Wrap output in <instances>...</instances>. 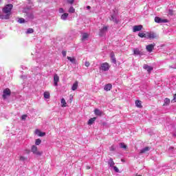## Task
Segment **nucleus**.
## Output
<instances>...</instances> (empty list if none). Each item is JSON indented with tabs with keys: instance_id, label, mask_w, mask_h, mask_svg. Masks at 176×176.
Here are the masks:
<instances>
[{
	"instance_id": "7ed1b4c3",
	"label": "nucleus",
	"mask_w": 176,
	"mask_h": 176,
	"mask_svg": "<svg viewBox=\"0 0 176 176\" xmlns=\"http://www.w3.org/2000/svg\"><path fill=\"white\" fill-rule=\"evenodd\" d=\"M155 22L157 23L158 24H163L164 23H168V20L167 19H162L159 16H155Z\"/></svg>"
},
{
	"instance_id": "c03bdc74",
	"label": "nucleus",
	"mask_w": 176,
	"mask_h": 176,
	"mask_svg": "<svg viewBox=\"0 0 176 176\" xmlns=\"http://www.w3.org/2000/svg\"><path fill=\"white\" fill-rule=\"evenodd\" d=\"M59 13H64V9L59 8Z\"/></svg>"
},
{
	"instance_id": "7c9ffc66",
	"label": "nucleus",
	"mask_w": 176,
	"mask_h": 176,
	"mask_svg": "<svg viewBox=\"0 0 176 176\" xmlns=\"http://www.w3.org/2000/svg\"><path fill=\"white\" fill-rule=\"evenodd\" d=\"M169 104H170V99L167 98H165L164 106L168 105Z\"/></svg>"
},
{
	"instance_id": "4468645a",
	"label": "nucleus",
	"mask_w": 176,
	"mask_h": 176,
	"mask_svg": "<svg viewBox=\"0 0 176 176\" xmlns=\"http://www.w3.org/2000/svg\"><path fill=\"white\" fill-rule=\"evenodd\" d=\"M151 150V148H149L148 146L144 147V148H142V150H140V155H142V153H146V152H149V151Z\"/></svg>"
},
{
	"instance_id": "bb28decb",
	"label": "nucleus",
	"mask_w": 176,
	"mask_h": 176,
	"mask_svg": "<svg viewBox=\"0 0 176 176\" xmlns=\"http://www.w3.org/2000/svg\"><path fill=\"white\" fill-rule=\"evenodd\" d=\"M138 36H140V38H146V34H145L144 32H139Z\"/></svg>"
},
{
	"instance_id": "1a4fd4ad",
	"label": "nucleus",
	"mask_w": 176,
	"mask_h": 176,
	"mask_svg": "<svg viewBox=\"0 0 176 176\" xmlns=\"http://www.w3.org/2000/svg\"><path fill=\"white\" fill-rule=\"evenodd\" d=\"M100 69H102V71H109V64H108L107 63H102L101 65Z\"/></svg>"
},
{
	"instance_id": "473e14b6",
	"label": "nucleus",
	"mask_w": 176,
	"mask_h": 176,
	"mask_svg": "<svg viewBox=\"0 0 176 176\" xmlns=\"http://www.w3.org/2000/svg\"><path fill=\"white\" fill-rule=\"evenodd\" d=\"M19 160H20V162H25V160H27V157H24L23 155H21L19 157Z\"/></svg>"
},
{
	"instance_id": "0eeeda50",
	"label": "nucleus",
	"mask_w": 176,
	"mask_h": 176,
	"mask_svg": "<svg viewBox=\"0 0 176 176\" xmlns=\"http://www.w3.org/2000/svg\"><path fill=\"white\" fill-rule=\"evenodd\" d=\"M107 31H108V27H107V26H104L102 29H100V32H99L100 36H104L105 35Z\"/></svg>"
},
{
	"instance_id": "a19ab883",
	"label": "nucleus",
	"mask_w": 176,
	"mask_h": 176,
	"mask_svg": "<svg viewBox=\"0 0 176 176\" xmlns=\"http://www.w3.org/2000/svg\"><path fill=\"white\" fill-rule=\"evenodd\" d=\"M85 67H90V63L89 61L85 62Z\"/></svg>"
},
{
	"instance_id": "49530a36",
	"label": "nucleus",
	"mask_w": 176,
	"mask_h": 176,
	"mask_svg": "<svg viewBox=\"0 0 176 176\" xmlns=\"http://www.w3.org/2000/svg\"><path fill=\"white\" fill-rule=\"evenodd\" d=\"M169 151H174V147H170Z\"/></svg>"
},
{
	"instance_id": "a211bd4d",
	"label": "nucleus",
	"mask_w": 176,
	"mask_h": 176,
	"mask_svg": "<svg viewBox=\"0 0 176 176\" xmlns=\"http://www.w3.org/2000/svg\"><path fill=\"white\" fill-rule=\"evenodd\" d=\"M141 54V52L140 51V49H138V48H135L134 50H133V54L135 55V56H138V55H140Z\"/></svg>"
},
{
	"instance_id": "c9c22d12",
	"label": "nucleus",
	"mask_w": 176,
	"mask_h": 176,
	"mask_svg": "<svg viewBox=\"0 0 176 176\" xmlns=\"http://www.w3.org/2000/svg\"><path fill=\"white\" fill-rule=\"evenodd\" d=\"M69 13H75V8H74V7H70L69 9Z\"/></svg>"
},
{
	"instance_id": "ea45409f",
	"label": "nucleus",
	"mask_w": 176,
	"mask_h": 176,
	"mask_svg": "<svg viewBox=\"0 0 176 176\" xmlns=\"http://www.w3.org/2000/svg\"><path fill=\"white\" fill-rule=\"evenodd\" d=\"M62 54H63V57H66L67 56V51H63Z\"/></svg>"
},
{
	"instance_id": "f3484780",
	"label": "nucleus",
	"mask_w": 176,
	"mask_h": 176,
	"mask_svg": "<svg viewBox=\"0 0 176 176\" xmlns=\"http://www.w3.org/2000/svg\"><path fill=\"white\" fill-rule=\"evenodd\" d=\"M108 164L110 167H113L115 166V162L112 158H110L108 161Z\"/></svg>"
},
{
	"instance_id": "4be33fe9",
	"label": "nucleus",
	"mask_w": 176,
	"mask_h": 176,
	"mask_svg": "<svg viewBox=\"0 0 176 176\" xmlns=\"http://www.w3.org/2000/svg\"><path fill=\"white\" fill-rule=\"evenodd\" d=\"M96 119H97V118H96V117L89 119V121H88V124L89 125L93 124V123H94V122H96Z\"/></svg>"
},
{
	"instance_id": "cd10ccee",
	"label": "nucleus",
	"mask_w": 176,
	"mask_h": 176,
	"mask_svg": "<svg viewBox=\"0 0 176 176\" xmlns=\"http://www.w3.org/2000/svg\"><path fill=\"white\" fill-rule=\"evenodd\" d=\"M30 153H31V151L28 148L23 151V155H30Z\"/></svg>"
},
{
	"instance_id": "6e6552de",
	"label": "nucleus",
	"mask_w": 176,
	"mask_h": 176,
	"mask_svg": "<svg viewBox=\"0 0 176 176\" xmlns=\"http://www.w3.org/2000/svg\"><path fill=\"white\" fill-rule=\"evenodd\" d=\"M58 82H60V77L58 75L55 74L54 75V85L57 87L58 86Z\"/></svg>"
},
{
	"instance_id": "58836bf2",
	"label": "nucleus",
	"mask_w": 176,
	"mask_h": 176,
	"mask_svg": "<svg viewBox=\"0 0 176 176\" xmlns=\"http://www.w3.org/2000/svg\"><path fill=\"white\" fill-rule=\"evenodd\" d=\"M113 170L114 171H116V173H119V168H118V167L116 166H113Z\"/></svg>"
},
{
	"instance_id": "09e8293b",
	"label": "nucleus",
	"mask_w": 176,
	"mask_h": 176,
	"mask_svg": "<svg viewBox=\"0 0 176 176\" xmlns=\"http://www.w3.org/2000/svg\"><path fill=\"white\" fill-rule=\"evenodd\" d=\"M87 9H91L90 6H87Z\"/></svg>"
},
{
	"instance_id": "a18cd8bd",
	"label": "nucleus",
	"mask_w": 176,
	"mask_h": 176,
	"mask_svg": "<svg viewBox=\"0 0 176 176\" xmlns=\"http://www.w3.org/2000/svg\"><path fill=\"white\" fill-rule=\"evenodd\" d=\"M110 151H115V146H111Z\"/></svg>"
},
{
	"instance_id": "2f4dec72",
	"label": "nucleus",
	"mask_w": 176,
	"mask_h": 176,
	"mask_svg": "<svg viewBox=\"0 0 176 176\" xmlns=\"http://www.w3.org/2000/svg\"><path fill=\"white\" fill-rule=\"evenodd\" d=\"M120 146L123 149H127V145H126L124 143H120Z\"/></svg>"
},
{
	"instance_id": "8fccbe9b",
	"label": "nucleus",
	"mask_w": 176,
	"mask_h": 176,
	"mask_svg": "<svg viewBox=\"0 0 176 176\" xmlns=\"http://www.w3.org/2000/svg\"><path fill=\"white\" fill-rule=\"evenodd\" d=\"M135 176H142V175H136Z\"/></svg>"
},
{
	"instance_id": "9d476101",
	"label": "nucleus",
	"mask_w": 176,
	"mask_h": 176,
	"mask_svg": "<svg viewBox=\"0 0 176 176\" xmlns=\"http://www.w3.org/2000/svg\"><path fill=\"white\" fill-rule=\"evenodd\" d=\"M142 30V25H134L133 27V32H138V31H141Z\"/></svg>"
},
{
	"instance_id": "a878e982",
	"label": "nucleus",
	"mask_w": 176,
	"mask_h": 176,
	"mask_svg": "<svg viewBox=\"0 0 176 176\" xmlns=\"http://www.w3.org/2000/svg\"><path fill=\"white\" fill-rule=\"evenodd\" d=\"M110 20L116 23V24H118V23H119V21L116 19V18L113 15H111Z\"/></svg>"
},
{
	"instance_id": "4c0bfd02",
	"label": "nucleus",
	"mask_w": 176,
	"mask_h": 176,
	"mask_svg": "<svg viewBox=\"0 0 176 176\" xmlns=\"http://www.w3.org/2000/svg\"><path fill=\"white\" fill-rule=\"evenodd\" d=\"M27 119V115H23L21 116V120H25Z\"/></svg>"
},
{
	"instance_id": "20e7f679",
	"label": "nucleus",
	"mask_w": 176,
	"mask_h": 176,
	"mask_svg": "<svg viewBox=\"0 0 176 176\" xmlns=\"http://www.w3.org/2000/svg\"><path fill=\"white\" fill-rule=\"evenodd\" d=\"M157 38V34L153 32L146 33V39H155Z\"/></svg>"
},
{
	"instance_id": "aec40b11",
	"label": "nucleus",
	"mask_w": 176,
	"mask_h": 176,
	"mask_svg": "<svg viewBox=\"0 0 176 176\" xmlns=\"http://www.w3.org/2000/svg\"><path fill=\"white\" fill-rule=\"evenodd\" d=\"M76 89H78V81H76V82L73 84V85H72V90L73 91H75V90H76Z\"/></svg>"
},
{
	"instance_id": "412c9836",
	"label": "nucleus",
	"mask_w": 176,
	"mask_h": 176,
	"mask_svg": "<svg viewBox=\"0 0 176 176\" xmlns=\"http://www.w3.org/2000/svg\"><path fill=\"white\" fill-rule=\"evenodd\" d=\"M94 113H95V115H96L97 116H101V115H102V112L98 109H95Z\"/></svg>"
},
{
	"instance_id": "393cba45",
	"label": "nucleus",
	"mask_w": 176,
	"mask_h": 176,
	"mask_svg": "<svg viewBox=\"0 0 176 176\" xmlns=\"http://www.w3.org/2000/svg\"><path fill=\"white\" fill-rule=\"evenodd\" d=\"M68 18V13H64L63 14L61 15L60 19L62 20H67Z\"/></svg>"
},
{
	"instance_id": "423d86ee",
	"label": "nucleus",
	"mask_w": 176,
	"mask_h": 176,
	"mask_svg": "<svg viewBox=\"0 0 176 176\" xmlns=\"http://www.w3.org/2000/svg\"><path fill=\"white\" fill-rule=\"evenodd\" d=\"M155 46H156V44L153 43L152 44L146 45V49L147 52H148L149 53H151V52L153 51V49H155Z\"/></svg>"
},
{
	"instance_id": "39448f33",
	"label": "nucleus",
	"mask_w": 176,
	"mask_h": 176,
	"mask_svg": "<svg viewBox=\"0 0 176 176\" xmlns=\"http://www.w3.org/2000/svg\"><path fill=\"white\" fill-rule=\"evenodd\" d=\"M10 93H11V91L9 89V88L4 89L3 92V98H4V100L8 98V97H9V96H10Z\"/></svg>"
},
{
	"instance_id": "ddd939ff",
	"label": "nucleus",
	"mask_w": 176,
	"mask_h": 176,
	"mask_svg": "<svg viewBox=\"0 0 176 176\" xmlns=\"http://www.w3.org/2000/svg\"><path fill=\"white\" fill-rule=\"evenodd\" d=\"M88 38H89V34L82 33V38H81L82 42H85V41H87Z\"/></svg>"
},
{
	"instance_id": "6ab92c4d",
	"label": "nucleus",
	"mask_w": 176,
	"mask_h": 176,
	"mask_svg": "<svg viewBox=\"0 0 176 176\" xmlns=\"http://www.w3.org/2000/svg\"><path fill=\"white\" fill-rule=\"evenodd\" d=\"M67 60H69V61H70L72 64H76V59L75 58L67 56Z\"/></svg>"
},
{
	"instance_id": "f257e3e1",
	"label": "nucleus",
	"mask_w": 176,
	"mask_h": 176,
	"mask_svg": "<svg viewBox=\"0 0 176 176\" xmlns=\"http://www.w3.org/2000/svg\"><path fill=\"white\" fill-rule=\"evenodd\" d=\"M12 8H13V5H12V4H8L3 8L4 13H7V14L5 16L6 19H9V16H10V12H12Z\"/></svg>"
},
{
	"instance_id": "5701e85b",
	"label": "nucleus",
	"mask_w": 176,
	"mask_h": 176,
	"mask_svg": "<svg viewBox=\"0 0 176 176\" xmlns=\"http://www.w3.org/2000/svg\"><path fill=\"white\" fill-rule=\"evenodd\" d=\"M60 102L62 104L61 105L62 108H65V107H67V102H65V99L62 98L60 100Z\"/></svg>"
},
{
	"instance_id": "72a5a7b5",
	"label": "nucleus",
	"mask_w": 176,
	"mask_h": 176,
	"mask_svg": "<svg viewBox=\"0 0 176 176\" xmlns=\"http://www.w3.org/2000/svg\"><path fill=\"white\" fill-rule=\"evenodd\" d=\"M33 32H34V29L29 28V29H28L26 34H33Z\"/></svg>"
},
{
	"instance_id": "dca6fc26",
	"label": "nucleus",
	"mask_w": 176,
	"mask_h": 176,
	"mask_svg": "<svg viewBox=\"0 0 176 176\" xmlns=\"http://www.w3.org/2000/svg\"><path fill=\"white\" fill-rule=\"evenodd\" d=\"M111 89H112V84H107L104 86V89L106 91H109V90H111Z\"/></svg>"
},
{
	"instance_id": "e433bc0d",
	"label": "nucleus",
	"mask_w": 176,
	"mask_h": 176,
	"mask_svg": "<svg viewBox=\"0 0 176 176\" xmlns=\"http://www.w3.org/2000/svg\"><path fill=\"white\" fill-rule=\"evenodd\" d=\"M28 16L29 17V19H34V14L32 13L28 14Z\"/></svg>"
},
{
	"instance_id": "c85d7f7f",
	"label": "nucleus",
	"mask_w": 176,
	"mask_h": 176,
	"mask_svg": "<svg viewBox=\"0 0 176 176\" xmlns=\"http://www.w3.org/2000/svg\"><path fill=\"white\" fill-rule=\"evenodd\" d=\"M44 98H47V99L50 98V94L49 92H45Z\"/></svg>"
},
{
	"instance_id": "b1692460",
	"label": "nucleus",
	"mask_w": 176,
	"mask_h": 176,
	"mask_svg": "<svg viewBox=\"0 0 176 176\" xmlns=\"http://www.w3.org/2000/svg\"><path fill=\"white\" fill-rule=\"evenodd\" d=\"M135 105L138 107V108H142V102L140 100H136Z\"/></svg>"
},
{
	"instance_id": "f704fd0d",
	"label": "nucleus",
	"mask_w": 176,
	"mask_h": 176,
	"mask_svg": "<svg viewBox=\"0 0 176 176\" xmlns=\"http://www.w3.org/2000/svg\"><path fill=\"white\" fill-rule=\"evenodd\" d=\"M41 142H42V140H41V139H36V142H35V144L36 145H41Z\"/></svg>"
},
{
	"instance_id": "37998d69",
	"label": "nucleus",
	"mask_w": 176,
	"mask_h": 176,
	"mask_svg": "<svg viewBox=\"0 0 176 176\" xmlns=\"http://www.w3.org/2000/svg\"><path fill=\"white\" fill-rule=\"evenodd\" d=\"M173 101V102H176V94L173 96V99L172 102Z\"/></svg>"
},
{
	"instance_id": "f8f14e48",
	"label": "nucleus",
	"mask_w": 176,
	"mask_h": 176,
	"mask_svg": "<svg viewBox=\"0 0 176 176\" xmlns=\"http://www.w3.org/2000/svg\"><path fill=\"white\" fill-rule=\"evenodd\" d=\"M35 134L38 135V137H45V135H46V133L42 132L39 129H36Z\"/></svg>"
},
{
	"instance_id": "c756f323",
	"label": "nucleus",
	"mask_w": 176,
	"mask_h": 176,
	"mask_svg": "<svg viewBox=\"0 0 176 176\" xmlns=\"http://www.w3.org/2000/svg\"><path fill=\"white\" fill-rule=\"evenodd\" d=\"M18 23L23 24V23H25V19H24V18H19L18 19Z\"/></svg>"
},
{
	"instance_id": "9b49d317",
	"label": "nucleus",
	"mask_w": 176,
	"mask_h": 176,
	"mask_svg": "<svg viewBox=\"0 0 176 176\" xmlns=\"http://www.w3.org/2000/svg\"><path fill=\"white\" fill-rule=\"evenodd\" d=\"M143 68L144 69L147 70V72H148V74H151V72L153 71V67L148 65H144Z\"/></svg>"
},
{
	"instance_id": "2eb2a0df",
	"label": "nucleus",
	"mask_w": 176,
	"mask_h": 176,
	"mask_svg": "<svg viewBox=\"0 0 176 176\" xmlns=\"http://www.w3.org/2000/svg\"><path fill=\"white\" fill-rule=\"evenodd\" d=\"M110 56L111 58V62L113 63V64H116V58H115V54L111 52Z\"/></svg>"
},
{
	"instance_id": "79ce46f5",
	"label": "nucleus",
	"mask_w": 176,
	"mask_h": 176,
	"mask_svg": "<svg viewBox=\"0 0 176 176\" xmlns=\"http://www.w3.org/2000/svg\"><path fill=\"white\" fill-rule=\"evenodd\" d=\"M74 0H67V3H70L71 5H72V3H74Z\"/></svg>"
},
{
	"instance_id": "f03ea898",
	"label": "nucleus",
	"mask_w": 176,
	"mask_h": 176,
	"mask_svg": "<svg viewBox=\"0 0 176 176\" xmlns=\"http://www.w3.org/2000/svg\"><path fill=\"white\" fill-rule=\"evenodd\" d=\"M31 151L34 155H36L37 156H41L42 155V152L38 151V147L35 145L32 146Z\"/></svg>"
},
{
	"instance_id": "de8ad7c7",
	"label": "nucleus",
	"mask_w": 176,
	"mask_h": 176,
	"mask_svg": "<svg viewBox=\"0 0 176 176\" xmlns=\"http://www.w3.org/2000/svg\"><path fill=\"white\" fill-rule=\"evenodd\" d=\"M169 14H173V10H169Z\"/></svg>"
}]
</instances>
